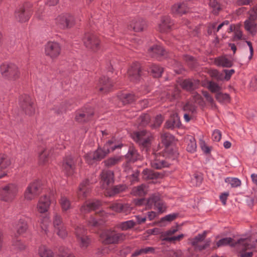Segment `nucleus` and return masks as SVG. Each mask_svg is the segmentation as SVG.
<instances>
[{
	"instance_id": "nucleus-41",
	"label": "nucleus",
	"mask_w": 257,
	"mask_h": 257,
	"mask_svg": "<svg viewBox=\"0 0 257 257\" xmlns=\"http://www.w3.org/2000/svg\"><path fill=\"white\" fill-rule=\"evenodd\" d=\"M185 140L187 144V151L191 153L195 152L197 146L194 138L192 136H188L185 138Z\"/></svg>"
},
{
	"instance_id": "nucleus-39",
	"label": "nucleus",
	"mask_w": 257,
	"mask_h": 257,
	"mask_svg": "<svg viewBox=\"0 0 257 257\" xmlns=\"http://www.w3.org/2000/svg\"><path fill=\"white\" fill-rule=\"evenodd\" d=\"M199 85V81L195 80H185L181 83L182 87L188 91L196 88Z\"/></svg>"
},
{
	"instance_id": "nucleus-43",
	"label": "nucleus",
	"mask_w": 257,
	"mask_h": 257,
	"mask_svg": "<svg viewBox=\"0 0 257 257\" xmlns=\"http://www.w3.org/2000/svg\"><path fill=\"white\" fill-rule=\"evenodd\" d=\"M124 188L125 187L121 185L115 186L112 188H106V190L104 191V195L107 197H111L122 191Z\"/></svg>"
},
{
	"instance_id": "nucleus-1",
	"label": "nucleus",
	"mask_w": 257,
	"mask_h": 257,
	"mask_svg": "<svg viewBox=\"0 0 257 257\" xmlns=\"http://www.w3.org/2000/svg\"><path fill=\"white\" fill-rule=\"evenodd\" d=\"M122 145L116 142L115 140H110L104 145L103 149L98 148L96 151L87 153L85 159L89 164H93L95 161H99L108 153L114 150L120 148Z\"/></svg>"
},
{
	"instance_id": "nucleus-9",
	"label": "nucleus",
	"mask_w": 257,
	"mask_h": 257,
	"mask_svg": "<svg viewBox=\"0 0 257 257\" xmlns=\"http://www.w3.org/2000/svg\"><path fill=\"white\" fill-rule=\"evenodd\" d=\"M42 190L41 182L39 180H35L29 184L24 194L25 200L31 201L36 198Z\"/></svg>"
},
{
	"instance_id": "nucleus-12",
	"label": "nucleus",
	"mask_w": 257,
	"mask_h": 257,
	"mask_svg": "<svg viewBox=\"0 0 257 257\" xmlns=\"http://www.w3.org/2000/svg\"><path fill=\"white\" fill-rule=\"evenodd\" d=\"M32 5L27 3L20 7L16 12L15 16L18 20L21 22H25L28 21L32 15Z\"/></svg>"
},
{
	"instance_id": "nucleus-31",
	"label": "nucleus",
	"mask_w": 257,
	"mask_h": 257,
	"mask_svg": "<svg viewBox=\"0 0 257 257\" xmlns=\"http://www.w3.org/2000/svg\"><path fill=\"white\" fill-rule=\"evenodd\" d=\"M146 26V22L145 20L141 18H136L130 22L128 27L135 32H141L144 30Z\"/></svg>"
},
{
	"instance_id": "nucleus-51",
	"label": "nucleus",
	"mask_w": 257,
	"mask_h": 257,
	"mask_svg": "<svg viewBox=\"0 0 257 257\" xmlns=\"http://www.w3.org/2000/svg\"><path fill=\"white\" fill-rule=\"evenodd\" d=\"M59 257H75L71 250L65 247H60L58 254Z\"/></svg>"
},
{
	"instance_id": "nucleus-52",
	"label": "nucleus",
	"mask_w": 257,
	"mask_h": 257,
	"mask_svg": "<svg viewBox=\"0 0 257 257\" xmlns=\"http://www.w3.org/2000/svg\"><path fill=\"white\" fill-rule=\"evenodd\" d=\"M234 31V36L233 37L234 40H238L241 39L242 34V32L240 30L239 27H235L234 26H230L227 30L228 33Z\"/></svg>"
},
{
	"instance_id": "nucleus-53",
	"label": "nucleus",
	"mask_w": 257,
	"mask_h": 257,
	"mask_svg": "<svg viewBox=\"0 0 257 257\" xmlns=\"http://www.w3.org/2000/svg\"><path fill=\"white\" fill-rule=\"evenodd\" d=\"M120 157H114L110 158L104 161L105 165L107 167H111L120 162L121 160Z\"/></svg>"
},
{
	"instance_id": "nucleus-33",
	"label": "nucleus",
	"mask_w": 257,
	"mask_h": 257,
	"mask_svg": "<svg viewBox=\"0 0 257 257\" xmlns=\"http://www.w3.org/2000/svg\"><path fill=\"white\" fill-rule=\"evenodd\" d=\"M161 139L163 143L165 145V152H166L167 148H171V150L168 153L172 154L173 158H176L178 155L177 153L173 150L172 147L169 146L173 140L172 136L168 133H164L161 136Z\"/></svg>"
},
{
	"instance_id": "nucleus-37",
	"label": "nucleus",
	"mask_w": 257,
	"mask_h": 257,
	"mask_svg": "<svg viewBox=\"0 0 257 257\" xmlns=\"http://www.w3.org/2000/svg\"><path fill=\"white\" fill-rule=\"evenodd\" d=\"M255 19L250 17L244 22L245 29L252 35H254L256 31V25L255 22Z\"/></svg>"
},
{
	"instance_id": "nucleus-49",
	"label": "nucleus",
	"mask_w": 257,
	"mask_h": 257,
	"mask_svg": "<svg viewBox=\"0 0 257 257\" xmlns=\"http://www.w3.org/2000/svg\"><path fill=\"white\" fill-rule=\"evenodd\" d=\"M143 178L145 179H153L159 177V174L151 170L146 169L143 172Z\"/></svg>"
},
{
	"instance_id": "nucleus-2",
	"label": "nucleus",
	"mask_w": 257,
	"mask_h": 257,
	"mask_svg": "<svg viewBox=\"0 0 257 257\" xmlns=\"http://www.w3.org/2000/svg\"><path fill=\"white\" fill-rule=\"evenodd\" d=\"M237 247L240 249V257H252V252L247 251L254 248L257 244V232L249 237L241 238L238 240Z\"/></svg>"
},
{
	"instance_id": "nucleus-10",
	"label": "nucleus",
	"mask_w": 257,
	"mask_h": 257,
	"mask_svg": "<svg viewBox=\"0 0 257 257\" xmlns=\"http://www.w3.org/2000/svg\"><path fill=\"white\" fill-rule=\"evenodd\" d=\"M22 110L26 115L31 116L35 112V105L34 99L29 95H22L20 99Z\"/></svg>"
},
{
	"instance_id": "nucleus-5",
	"label": "nucleus",
	"mask_w": 257,
	"mask_h": 257,
	"mask_svg": "<svg viewBox=\"0 0 257 257\" xmlns=\"http://www.w3.org/2000/svg\"><path fill=\"white\" fill-rule=\"evenodd\" d=\"M75 235L80 247L86 249L91 243V238L87 235V230L83 225H79L75 228Z\"/></svg>"
},
{
	"instance_id": "nucleus-44",
	"label": "nucleus",
	"mask_w": 257,
	"mask_h": 257,
	"mask_svg": "<svg viewBox=\"0 0 257 257\" xmlns=\"http://www.w3.org/2000/svg\"><path fill=\"white\" fill-rule=\"evenodd\" d=\"M214 63L216 65L219 66L230 67L232 66V62L224 56L216 58L214 60Z\"/></svg>"
},
{
	"instance_id": "nucleus-63",
	"label": "nucleus",
	"mask_w": 257,
	"mask_h": 257,
	"mask_svg": "<svg viewBox=\"0 0 257 257\" xmlns=\"http://www.w3.org/2000/svg\"><path fill=\"white\" fill-rule=\"evenodd\" d=\"M216 98L221 102H227L229 101V96L226 93H216Z\"/></svg>"
},
{
	"instance_id": "nucleus-4",
	"label": "nucleus",
	"mask_w": 257,
	"mask_h": 257,
	"mask_svg": "<svg viewBox=\"0 0 257 257\" xmlns=\"http://www.w3.org/2000/svg\"><path fill=\"white\" fill-rule=\"evenodd\" d=\"M171 150V148H167V151L164 153L163 156L160 155V152L153 153L150 160L151 167L156 169H161L163 168L168 167L169 163L165 160L164 157L170 158L173 159L175 158L173 157V156L172 154L168 153V152Z\"/></svg>"
},
{
	"instance_id": "nucleus-15",
	"label": "nucleus",
	"mask_w": 257,
	"mask_h": 257,
	"mask_svg": "<svg viewBox=\"0 0 257 257\" xmlns=\"http://www.w3.org/2000/svg\"><path fill=\"white\" fill-rule=\"evenodd\" d=\"M148 208H153L159 212L162 213L166 210V205L158 195L152 196L147 202Z\"/></svg>"
},
{
	"instance_id": "nucleus-35",
	"label": "nucleus",
	"mask_w": 257,
	"mask_h": 257,
	"mask_svg": "<svg viewBox=\"0 0 257 257\" xmlns=\"http://www.w3.org/2000/svg\"><path fill=\"white\" fill-rule=\"evenodd\" d=\"M166 51L160 45H154L148 50L149 54L152 57L158 58L160 56H165Z\"/></svg>"
},
{
	"instance_id": "nucleus-48",
	"label": "nucleus",
	"mask_w": 257,
	"mask_h": 257,
	"mask_svg": "<svg viewBox=\"0 0 257 257\" xmlns=\"http://www.w3.org/2000/svg\"><path fill=\"white\" fill-rule=\"evenodd\" d=\"M147 191V188H146V186L145 185H142L134 188L132 190V193L134 195L143 196L146 193Z\"/></svg>"
},
{
	"instance_id": "nucleus-6",
	"label": "nucleus",
	"mask_w": 257,
	"mask_h": 257,
	"mask_svg": "<svg viewBox=\"0 0 257 257\" xmlns=\"http://www.w3.org/2000/svg\"><path fill=\"white\" fill-rule=\"evenodd\" d=\"M0 71L4 77L10 80H16L20 76L18 67L12 63H4L1 65Z\"/></svg>"
},
{
	"instance_id": "nucleus-25",
	"label": "nucleus",
	"mask_w": 257,
	"mask_h": 257,
	"mask_svg": "<svg viewBox=\"0 0 257 257\" xmlns=\"http://www.w3.org/2000/svg\"><path fill=\"white\" fill-rule=\"evenodd\" d=\"M51 201L49 197L46 195L41 196L37 205V209L40 213L47 212L50 207Z\"/></svg>"
},
{
	"instance_id": "nucleus-18",
	"label": "nucleus",
	"mask_w": 257,
	"mask_h": 257,
	"mask_svg": "<svg viewBox=\"0 0 257 257\" xmlns=\"http://www.w3.org/2000/svg\"><path fill=\"white\" fill-rule=\"evenodd\" d=\"M127 75L131 81L137 82L140 80L142 72L140 63L135 62L129 68Z\"/></svg>"
},
{
	"instance_id": "nucleus-64",
	"label": "nucleus",
	"mask_w": 257,
	"mask_h": 257,
	"mask_svg": "<svg viewBox=\"0 0 257 257\" xmlns=\"http://www.w3.org/2000/svg\"><path fill=\"white\" fill-rule=\"evenodd\" d=\"M150 120V116L148 114H145L141 115L139 120L140 125L144 126L147 124Z\"/></svg>"
},
{
	"instance_id": "nucleus-28",
	"label": "nucleus",
	"mask_w": 257,
	"mask_h": 257,
	"mask_svg": "<svg viewBox=\"0 0 257 257\" xmlns=\"http://www.w3.org/2000/svg\"><path fill=\"white\" fill-rule=\"evenodd\" d=\"M91 190L88 183V180L83 181L80 185L77 191V197L78 199L83 200L89 194Z\"/></svg>"
},
{
	"instance_id": "nucleus-13",
	"label": "nucleus",
	"mask_w": 257,
	"mask_h": 257,
	"mask_svg": "<svg viewBox=\"0 0 257 257\" xmlns=\"http://www.w3.org/2000/svg\"><path fill=\"white\" fill-rule=\"evenodd\" d=\"M77 159L72 156L66 157L62 164V169L67 176H72L75 172Z\"/></svg>"
},
{
	"instance_id": "nucleus-27",
	"label": "nucleus",
	"mask_w": 257,
	"mask_h": 257,
	"mask_svg": "<svg viewBox=\"0 0 257 257\" xmlns=\"http://www.w3.org/2000/svg\"><path fill=\"white\" fill-rule=\"evenodd\" d=\"M206 237V232H204L202 234H199L194 238L193 239L191 244L194 247L198 250H202L209 246V242L205 243H202V241Z\"/></svg>"
},
{
	"instance_id": "nucleus-29",
	"label": "nucleus",
	"mask_w": 257,
	"mask_h": 257,
	"mask_svg": "<svg viewBox=\"0 0 257 257\" xmlns=\"http://www.w3.org/2000/svg\"><path fill=\"white\" fill-rule=\"evenodd\" d=\"M201 96L198 93L194 94L193 95V100L187 102L183 106L185 111L189 112L194 113L196 110V105L195 103H199L201 102Z\"/></svg>"
},
{
	"instance_id": "nucleus-8",
	"label": "nucleus",
	"mask_w": 257,
	"mask_h": 257,
	"mask_svg": "<svg viewBox=\"0 0 257 257\" xmlns=\"http://www.w3.org/2000/svg\"><path fill=\"white\" fill-rule=\"evenodd\" d=\"M123 233L117 232L114 230H108L102 232L100 240L104 244H116L122 241L125 238Z\"/></svg>"
},
{
	"instance_id": "nucleus-60",
	"label": "nucleus",
	"mask_w": 257,
	"mask_h": 257,
	"mask_svg": "<svg viewBox=\"0 0 257 257\" xmlns=\"http://www.w3.org/2000/svg\"><path fill=\"white\" fill-rule=\"evenodd\" d=\"M209 5L212 8V12L214 14H218L221 10V6L216 0H209Z\"/></svg>"
},
{
	"instance_id": "nucleus-46",
	"label": "nucleus",
	"mask_w": 257,
	"mask_h": 257,
	"mask_svg": "<svg viewBox=\"0 0 257 257\" xmlns=\"http://www.w3.org/2000/svg\"><path fill=\"white\" fill-rule=\"evenodd\" d=\"M59 202L61 209L63 212L66 211L71 208L70 201L65 196H61Z\"/></svg>"
},
{
	"instance_id": "nucleus-21",
	"label": "nucleus",
	"mask_w": 257,
	"mask_h": 257,
	"mask_svg": "<svg viewBox=\"0 0 257 257\" xmlns=\"http://www.w3.org/2000/svg\"><path fill=\"white\" fill-rule=\"evenodd\" d=\"M113 85V82L107 77L102 76L99 79L96 88L100 91L107 92L109 91Z\"/></svg>"
},
{
	"instance_id": "nucleus-47",
	"label": "nucleus",
	"mask_w": 257,
	"mask_h": 257,
	"mask_svg": "<svg viewBox=\"0 0 257 257\" xmlns=\"http://www.w3.org/2000/svg\"><path fill=\"white\" fill-rule=\"evenodd\" d=\"M136 225V222L133 220L122 222L117 225V227L122 230H126L132 228Z\"/></svg>"
},
{
	"instance_id": "nucleus-11",
	"label": "nucleus",
	"mask_w": 257,
	"mask_h": 257,
	"mask_svg": "<svg viewBox=\"0 0 257 257\" xmlns=\"http://www.w3.org/2000/svg\"><path fill=\"white\" fill-rule=\"evenodd\" d=\"M133 139L138 143L139 145L142 146L146 151H148V148L151 145L152 140V135L150 133L146 131H142L134 134L133 136Z\"/></svg>"
},
{
	"instance_id": "nucleus-24",
	"label": "nucleus",
	"mask_w": 257,
	"mask_h": 257,
	"mask_svg": "<svg viewBox=\"0 0 257 257\" xmlns=\"http://www.w3.org/2000/svg\"><path fill=\"white\" fill-rule=\"evenodd\" d=\"M101 182L103 188L112 184L114 181L113 172L111 170H103L100 174Z\"/></svg>"
},
{
	"instance_id": "nucleus-61",
	"label": "nucleus",
	"mask_w": 257,
	"mask_h": 257,
	"mask_svg": "<svg viewBox=\"0 0 257 257\" xmlns=\"http://www.w3.org/2000/svg\"><path fill=\"white\" fill-rule=\"evenodd\" d=\"M49 153L47 150L43 151L39 155V162L42 164H45L48 162Z\"/></svg>"
},
{
	"instance_id": "nucleus-32",
	"label": "nucleus",
	"mask_w": 257,
	"mask_h": 257,
	"mask_svg": "<svg viewBox=\"0 0 257 257\" xmlns=\"http://www.w3.org/2000/svg\"><path fill=\"white\" fill-rule=\"evenodd\" d=\"M101 203L98 200L88 201L81 206L80 212L82 214L87 213L91 210H95L100 205Z\"/></svg>"
},
{
	"instance_id": "nucleus-22",
	"label": "nucleus",
	"mask_w": 257,
	"mask_h": 257,
	"mask_svg": "<svg viewBox=\"0 0 257 257\" xmlns=\"http://www.w3.org/2000/svg\"><path fill=\"white\" fill-rule=\"evenodd\" d=\"M173 22L169 16H163L158 26V30L161 33H167L171 29Z\"/></svg>"
},
{
	"instance_id": "nucleus-20",
	"label": "nucleus",
	"mask_w": 257,
	"mask_h": 257,
	"mask_svg": "<svg viewBox=\"0 0 257 257\" xmlns=\"http://www.w3.org/2000/svg\"><path fill=\"white\" fill-rule=\"evenodd\" d=\"M178 231L177 227H172L169 230L164 232L162 235V238L163 240L169 242H175L176 241L180 240L184 236L183 234L177 236H173V235Z\"/></svg>"
},
{
	"instance_id": "nucleus-57",
	"label": "nucleus",
	"mask_w": 257,
	"mask_h": 257,
	"mask_svg": "<svg viewBox=\"0 0 257 257\" xmlns=\"http://www.w3.org/2000/svg\"><path fill=\"white\" fill-rule=\"evenodd\" d=\"M229 24V22L228 21H225L222 22L221 24H219L217 29H215L216 24L213 23L210 25V26L208 28V33H212V32H218L225 25H228Z\"/></svg>"
},
{
	"instance_id": "nucleus-54",
	"label": "nucleus",
	"mask_w": 257,
	"mask_h": 257,
	"mask_svg": "<svg viewBox=\"0 0 257 257\" xmlns=\"http://www.w3.org/2000/svg\"><path fill=\"white\" fill-rule=\"evenodd\" d=\"M151 71L154 77L158 78L161 76L163 72V68L157 65H153L151 67Z\"/></svg>"
},
{
	"instance_id": "nucleus-16",
	"label": "nucleus",
	"mask_w": 257,
	"mask_h": 257,
	"mask_svg": "<svg viewBox=\"0 0 257 257\" xmlns=\"http://www.w3.org/2000/svg\"><path fill=\"white\" fill-rule=\"evenodd\" d=\"M55 21L60 28H69L74 24V18L69 14H62L57 17Z\"/></svg>"
},
{
	"instance_id": "nucleus-17",
	"label": "nucleus",
	"mask_w": 257,
	"mask_h": 257,
	"mask_svg": "<svg viewBox=\"0 0 257 257\" xmlns=\"http://www.w3.org/2000/svg\"><path fill=\"white\" fill-rule=\"evenodd\" d=\"M61 47L56 42H49L45 46V51L47 56L52 59H55L61 53Z\"/></svg>"
},
{
	"instance_id": "nucleus-40",
	"label": "nucleus",
	"mask_w": 257,
	"mask_h": 257,
	"mask_svg": "<svg viewBox=\"0 0 257 257\" xmlns=\"http://www.w3.org/2000/svg\"><path fill=\"white\" fill-rule=\"evenodd\" d=\"M226 245H229L231 246H237L238 241H236L230 237H226L220 239L216 242L217 247Z\"/></svg>"
},
{
	"instance_id": "nucleus-56",
	"label": "nucleus",
	"mask_w": 257,
	"mask_h": 257,
	"mask_svg": "<svg viewBox=\"0 0 257 257\" xmlns=\"http://www.w3.org/2000/svg\"><path fill=\"white\" fill-rule=\"evenodd\" d=\"M50 219L49 216L46 215L42 218L40 222L41 229L46 233L48 226L50 224Z\"/></svg>"
},
{
	"instance_id": "nucleus-34",
	"label": "nucleus",
	"mask_w": 257,
	"mask_h": 257,
	"mask_svg": "<svg viewBox=\"0 0 257 257\" xmlns=\"http://www.w3.org/2000/svg\"><path fill=\"white\" fill-rule=\"evenodd\" d=\"M93 114V111L91 108H85L77 112L75 119L79 122H84L88 120L89 117L92 116Z\"/></svg>"
},
{
	"instance_id": "nucleus-3",
	"label": "nucleus",
	"mask_w": 257,
	"mask_h": 257,
	"mask_svg": "<svg viewBox=\"0 0 257 257\" xmlns=\"http://www.w3.org/2000/svg\"><path fill=\"white\" fill-rule=\"evenodd\" d=\"M18 185L14 183L6 184L0 188V199L7 202H12L17 195Z\"/></svg>"
},
{
	"instance_id": "nucleus-58",
	"label": "nucleus",
	"mask_w": 257,
	"mask_h": 257,
	"mask_svg": "<svg viewBox=\"0 0 257 257\" xmlns=\"http://www.w3.org/2000/svg\"><path fill=\"white\" fill-rule=\"evenodd\" d=\"M123 104L133 102L136 99V96L133 94H123L120 98Z\"/></svg>"
},
{
	"instance_id": "nucleus-26",
	"label": "nucleus",
	"mask_w": 257,
	"mask_h": 257,
	"mask_svg": "<svg viewBox=\"0 0 257 257\" xmlns=\"http://www.w3.org/2000/svg\"><path fill=\"white\" fill-rule=\"evenodd\" d=\"M107 216L108 214L104 211H100L91 217L88 221V224L92 226H99L103 222Z\"/></svg>"
},
{
	"instance_id": "nucleus-50",
	"label": "nucleus",
	"mask_w": 257,
	"mask_h": 257,
	"mask_svg": "<svg viewBox=\"0 0 257 257\" xmlns=\"http://www.w3.org/2000/svg\"><path fill=\"white\" fill-rule=\"evenodd\" d=\"M53 226L54 227V229H56L59 227H61L64 224L62 218L60 214L58 213H55L53 216Z\"/></svg>"
},
{
	"instance_id": "nucleus-14",
	"label": "nucleus",
	"mask_w": 257,
	"mask_h": 257,
	"mask_svg": "<svg viewBox=\"0 0 257 257\" xmlns=\"http://www.w3.org/2000/svg\"><path fill=\"white\" fill-rule=\"evenodd\" d=\"M83 42L88 49L93 52H96L100 49L99 40L94 35L87 34L83 39Z\"/></svg>"
},
{
	"instance_id": "nucleus-55",
	"label": "nucleus",
	"mask_w": 257,
	"mask_h": 257,
	"mask_svg": "<svg viewBox=\"0 0 257 257\" xmlns=\"http://www.w3.org/2000/svg\"><path fill=\"white\" fill-rule=\"evenodd\" d=\"M12 245L14 248L19 250H24L26 247L25 243L17 238H15L13 239Z\"/></svg>"
},
{
	"instance_id": "nucleus-38",
	"label": "nucleus",
	"mask_w": 257,
	"mask_h": 257,
	"mask_svg": "<svg viewBox=\"0 0 257 257\" xmlns=\"http://www.w3.org/2000/svg\"><path fill=\"white\" fill-rule=\"evenodd\" d=\"M181 125L180 119L177 114H173L166 122V127L168 128L179 127Z\"/></svg>"
},
{
	"instance_id": "nucleus-7",
	"label": "nucleus",
	"mask_w": 257,
	"mask_h": 257,
	"mask_svg": "<svg viewBox=\"0 0 257 257\" xmlns=\"http://www.w3.org/2000/svg\"><path fill=\"white\" fill-rule=\"evenodd\" d=\"M0 71L4 77L10 80H16L20 76L18 67L12 63H4L1 65Z\"/></svg>"
},
{
	"instance_id": "nucleus-62",
	"label": "nucleus",
	"mask_w": 257,
	"mask_h": 257,
	"mask_svg": "<svg viewBox=\"0 0 257 257\" xmlns=\"http://www.w3.org/2000/svg\"><path fill=\"white\" fill-rule=\"evenodd\" d=\"M56 234L61 238H64L68 235V232L65 225L55 229Z\"/></svg>"
},
{
	"instance_id": "nucleus-30",
	"label": "nucleus",
	"mask_w": 257,
	"mask_h": 257,
	"mask_svg": "<svg viewBox=\"0 0 257 257\" xmlns=\"http://www.w3.org/2000/svg\"><path fill=\"white\" fill-rule=\"evenodd\" d=\"M189 8L187 3H177L172 7L171 13L175 16L181 15L189 12Z\"/></svg>"
},
{
	"instance_id": "nucleus-42",
	"label": "nucleus",
	"mask_w": 257,
	"mask_h": 257,
	"mask_svg": "<svg viewBox=\"0 0 257 257\" xmlns=\"http://www.w3.org/2000/svg\"><path fill=\"white\" fill-rule=\"evenodd\" d=\"M38 254L40 257H54L53 251L44 245H41L38 249Z\"/></svg>"
},
{
	"instance_id": "nucleus-59",
	"label": "nucleus",
	"mask_w": 257,
	"mask_h": 257,
	"mask_svg": "<svg viewBox=\"0 0 257 257\" xmlns=\"http://www.w3.org/2000/svg\"><path fill=\"white\" fill-rule=\"evenodd\" d=\"M225 182L233 188L239 187L241 184V181L237 178L228 177L225 179Z\"/></svg>"
},
{
	"instance_id": "nucleus-36",
	"label": "nucleus",
	"mask_w": 257,
	"mask_h": 257,
	"mask_svg": "<svg viewBox=\"0 0 257 257\" xmlns=\"http://www.w3.org/2000/svg\"><path fill=\"white\" fill-rule=\"evenodd\" d=\"M28 218L25 216H23L19 219L16 227L17 234L21 235L26 232L28 229Z\"/></svg>"
},
{
	"instance_id": "nucleus-19",
	"label": "nucleus",
	"mask_w": 257,
	"mask_h": 257,
	"mask_svg": "<svg viewBox=\"0 0 257 257\" xmlns=\"http://www.w3.org/2000/svg\"><path fill=\"white\" fill-rule=\"evenodd\" d=\"M10 164V158L5 154H0V179L8 175Z\"/></svg>"
},
{
	"instance_id": "nucleus-23",
	"label": "nucleus",
	"mask_w": 257,
	"mask_h": 257,
	"mask_svg": "<svg viewBox=\"0 0 257 257\" xmlns=\"http://www.w3.org/2000/svg\"><path fill=\"white\" fill-rule=\"evenodd\" d=\"M108 207L112 211L117 213H121L125 215L129 214L132 210V207L128 204L118 202L111 203Z\"/></svg>"
},
{
	"instance_id": "nucleus-45",
	"label": "nucleus",
	"mask_w": 257,
	"mask_h": 257,
	"mask_svg": "<svg viewBox=\"0 0 257 257\" xmlns=\"http://www.w3.org/2000/svg\"><path fill=\"white\" fill-rule=\"evenodd\" d=\"M126 158L128 162H134L140 159V155L137 150L132 147L130 148L127 154L126 155Z\"/></svg>"
}]
</instances>
